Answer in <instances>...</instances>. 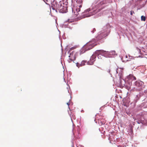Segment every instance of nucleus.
Returning <instances> with one entry per match:
<instances>
[{
	"label": "nucleus",
	"instance_id": "10",
	"mask_svg": "<svg viewBox=\"0 0 147 147\" xmlns=\"http://www.w3.org/2000/svg\"><path fill=\"white\" fill-rule=\"evenodd\" d=\"M141 117V116L140 115H137V118L138 119V121H136V122H138V124H140V123H141V122H140V121H141V119H140L139 118V117Z\"/></svg>",
	"mask_w": 147,
	"mask_h": 147
},
{
	"label": "nucleus",
	"instance_id": "9",
	"mask_svg": "<svg viewBox=\"0 0 147 147\" xmlns=\"http://www.w3.org/2000/svg\"><path fill=\"white\" fill-rule=\"evenodd\" d=\"M86 63V61H82L80 64V65L81 66H83L85 65V64Z\"/></svg>",
	"mask_w": 147,
	"mask_h": 147
},
{
	"label": "nucleus",
	"instance_id": "16",
	"mask_svg": "<svg viewBox=\"0 0 147 147\" xmlns=\"http://www.w3.org/2000/svg\"><path fill=\"white\" fill-rule=\"evenodd\" d=\"M87 10H88V11H90V9H87Z\"/></svg>",
	"mask_w": 147,
	"mask_h": 147
},
{
	"label": "nucleus",
	"instance_id": "2",
	"mask_svg": "<svg viewBox=\"0 0 147 147\" xmlns=\"http://www.w3.org/2000/svg\"><path fill=\"white\" fill-rule=\"evenodd\" d=\"M74 51H73L71 53H70L69 55V62H71V61H74L75 59V57L74 55Z\"/></svg>",
	"mask_w": 147,
	"mask_h": 147
},
{
	"label": "nucleus",
	"instance_id": "7",
	"mask_svg": "<svg viewBox=\"0 0 147 147\" xmlns=\"http://www.w3.org/2000/svg\"><path fill=\"white\" fill-rule=\"evenodd\" d=\"M127 78L129 80H135L136 79V77L134 76L133 75L130 74L127 77Z\"/></svg>",
	"mask_w": 147,
	"mask_h": 147
},
{
	"label": "nucleus",
	"instance_id": "8",
	"mask_svg": "<svg viewBox=\"0 0 147 147\" xmlns=\"http://www.w3.org/2000/svg\"><path fill=\"white\" fill-rule=\"evenodd\" d=\"M96 58V56L95 55H93L91 57L90 60L92 61V62L95 61V59Z\"/></svg>",
	"mask_w": 147,
	"mask_h": 147
},
{
	"label": "nucleus",
	"instance_id": "3",
	"mask_svg": "<svg viewBox=\"0 0 147 147\" xmlns=\"http://www.w3.org/2000/svg\"><path fill=\"white\" fill-rule=\"evenodd\" d=\"M77 7L76 9V11L74 12V15L76 16H77L79 14V12L80 11V8L82 7V4L77 5Z\"/></svg>",
	"mask_w": 147,
	"mask_h": 147
},
{
	"label": "nucleus",
	"instance_id": "13",
	"mask_svg": "<svg viewBox=\"0 0 147 147\" xmlns=\"http://www.w3.org/2000/svg\"><path fill=\"white\" fill-rule=\"evenodd\" d=\"M75 49V47H72L70 49V50H69V51L70 52V51L71 50H74V49Z\"/></svg>",
	"mask_w": 147,
	"mask_h": 147
},
{
	"label": "nucleus",
	"instance_id": "11",
	"mask_svg": "<svg viewBox=\"0 0 147 147\" xmlns=\"http://www.w3.org/2000/svg\"><path fill=\"white\" fill-rule=\"evenodd\" d=\"M76 2L78 4L82 5V0H76Z\"/></svg>",
	"mask_w": 147,
	"mask_h": 147
},
{
	"label": "nucleus",
	"instance_id": "4",
	"mask_svg": "<svg viewBox=\"0 0 147 147\" xmlns=\"http://www.w3.org/2000/svg\"><path fill=\"white\" fill-rule=\"evenodd\" d=\"M106 52H107L106 51L102 50H97L95 52L98 55L99 54H105Z\"/></svg>",
	"mask_w": 147,
	"mask_h": 147
},
{
	"label": "nucleus",
	"instance_id": "6",
	"mask_svg": "<svg viewBox=\"0 0 147 147\" xmlns=\"http://www.w3.org/2000/svg\"><path fill=\"white\" fill-rule=\"evenodd\" d=\"M140 122L143 125H147V120L144 119L143 117H141Z\"/></svg>",
	"mask_w": 147,
	"mask_h": 147
},
{
	"label": "nucleus",
	"instance_id": "14",
	"mask_svg": "<svg viewBox=\"0 0 147 147\" xmlns=\"http://www.w3.org/2000/svg\"><path fill=\"white\" fill-rule=\"evenodd\" d=\"M133 13H134V11H130V14L131 15H132Z\"/></svg>",
	"mask_w": 147,
	"mask_h": 147
},
{
	"label": "nucleus",
	"instance_id": "15",
	"mask_svg": "<svg viewBox=\"0 0 147 147\" xmlns=\"http://www.w3.org/2000/svg\"><path fill=\"white\" fill-rule=\"evenodd\" d=\"M67 105H70V102H67Z\"/></svg>",
	"mask_w": 147,
	"mask_h": 147
},
{
	"label": "nucleus",
	"instance_id": "1",
	"mask_svg": "<svg viewBox=\"0 0 147 147\" xmlns=\"http://www.w3.org/2000/svg\"><path fill=\"white\" fill-rule=\"evenodd\" d=\"M95 45L93 44L92 42H90L87 43L84 46L83 49H84L85 51H88L92 49Z\"/></svg>",
	"mask_w": 147,
	"mask_h": 147
},
{
	"label": "nucleus",
	"instance_id": "5",
	"mask_svg": "<svg viewBox=\"0 0 147 147\" xmlns=\"http://www.w3.org/2000/svg\"><path fill=\"white\" fill-rule=\"evenodd\" d=\"M136 86L138 87H140L144 84V82L141 81H136L135 83Z\"/></svg>",
	"mask_w": 147,
	"mask_h": 147
},
{
	"label": "nucleus",
	"instance_id": "12",
	"mask_svg": "<svg viewBox=\"0 0 147 147\" xmlns=\"http://www.w3.org/2000/svg\"><path fill=\"white\" fill-rule=\"evenodd\" d=\"M141 20L142 21H145L146 20V17L143 16H141Z\"/></svg>",
	"mask_w": 147,
	"mask_h": 147
}]
</instances>
